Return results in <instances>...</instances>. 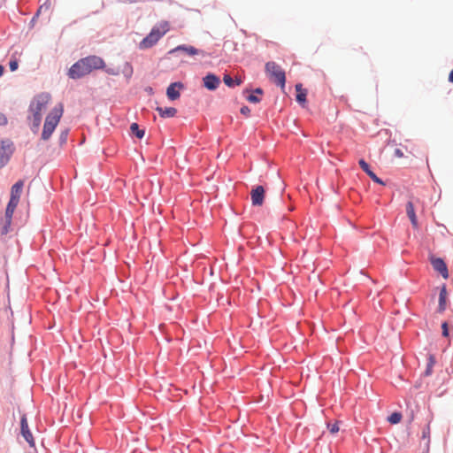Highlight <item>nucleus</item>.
<instances>
[{
	"label": "nucleus",
	"instance_id": "1",
	"mask_svg": "<svg viewBox=\"0 0 453 453\" xmlns=\"http://www.w3.org/2000/svg\"><path fill=\"white\" fill-rule=\"evenodd\" d=\"M104 65V61L100 57L88 56L73 64L69 69L68 75L71 79H80L93 70L103 69Z\"/></svg>",
	"mask_w": 453,
	"mask_h": 453
},
{
	"label": "nucleus",
	"instance_id": "2",
	"mask_svg": "<svg viewBox=\"0 0 453 453\" xmlns=\"http://www.w3.org/2000/svg\"><path fill=\"white\" fill-rule=\"evenodd\" d=\"M50 95L42 93L35 96L31 102L29 110L33 114V127L38 129L42 120V111L46 109L50 101Z\"/></svg>",
	"mask_w": 453,
	"mask_h": 453
},
{
	"label": "nucleus",
	"instance_id": "3",
	"mask_svg": "<svg viewBox=\"0 0 453 453\" xmlns=\"http://www.w3.org/2000/svg\"><path fill=\"white\" fill-rule=\"evenodd\" d=\"M169 29L170 24L168 21L157 23L152 27L150 34L139 43V48L141 50L151 48L169 31Z\"/></svg>",
	"mask_w": 453,
	"mask_h": 453
},
{
	"label": "nucleus",
	"instance_id": "4",
	"mask_svg": "<svg viewBox=\"0 0 453 453\" xmlns=\"http://www.w3.org/2000/svg\"><path fill=\"white\" fill-rule=\"evenodd\" d=\"M63 105L62 104L55 106L50 112L47 115L42 132V139L47 141L50 138L55 128L58 125L60 119L63 115Z\"/></svg>",
	"mask_w": 453,
	"mask_h": 453
},
{
	"label": "nucleus",
	"instance_id": "5",
	"mask_svg": "<svg viewBox=\"0 0 453 453\" xmlns=\"http://www.w3.org/2000/svg\"><path fill=\"white\" fill-rule=\"evenodd\" d=\"M265 70L273 82L280 86L282 89L285 88L286 74L278 64L273 61H269L265 64Z\"/></svg>",
	"mask_w": 453,
	"mask_h": 453
},
{
	"label": "nucleus",
	"instance_id": "6",
	"mask_svg": "<svg viewBox=\"0 0 453 453\" xmlns=\"http://www.w3.org/2000/svg\"><path fill=\"white\" fill-rule=\"evenodd\" d=\"M12 153V143L4 141L0 142V168L7 164Z\"/></svg>",
	"mask_w": 453,
	"mask_h": 453
},
{
	"label": "nucleus",
	"instance_id": "7",
	"mask_svg": "<svg viewBox=\"0 0 453 453\" xmlns=\"http://www.w3.org/2000/svg\"><path fill=\"white\" fill-rule=\"evenodd\" d=\"M251 202L254 206H261L264 203L265 189L262 186H257L250 192Z\"/></svg>",
	"mask_w": 453,
	"mask_h": 453
},
{
	"label": "nucleus",
	"instance_id": "8",
	"mask_svg": "<svg viewBox=\"0 0 453 453\" xmlns=\"http://www.w3.org/2000/svg\"><path fill=\"white\" fill-rule=\"evenodd\" d=\"M21 434L25 440L28 442L31 447L35 446V440L32 433L29 430L28 424L26 416H22L20 420Z\"/></svg>",
	"mask_w": 453,
	"mask_h": 453
},
{
	"label": "nucleus",
	"instance_id": "9",
	"mask_svg": "<svg viewBox=\"0 0 453 453\" xmlns=\"http://www.w3.org/2000/svg\"><path fill=\"white\" fill-rule=\"evenodd\" d=\"M183 88V84L181 82H173L171 83L166 89L167 97L172 100H177L180 96V89Z\"/></svg>",
	"mask_w": 453,
	"mask_h": 453
},
{
	"label": "nucleus",
	"instance_id": "10",
	"mask_svg": "<svg viewBox=\"0 0 453 453\" xmlns=\"http://www.w3.org/2000/svg\"><path fill=\"white\" fill-rule=\"evenodd\" d=\"M19 203L9 201L6 210H5V226L4 227L3 233H7V227L11 225L12 215Z\"/></svg>",
	"mask_w": 453,
	"mask_h": 453
},
{
	"label": "nucleus",
	"instance_id": "11",
	"mask_svg": "<svg viewBox=\"0 0 453 453\" xmlns=\"http://www.w3.org/2000/svg\"><path fill=\"white\" fill-rule=\"evenodd\" d=\"M203 81V86L209 90H215L220 83L219 78L213 73L207 74Z\"/></svg>",
	"mask_w": 453,
	"mask_h": 453
},
{
	"label": "nucleus",
	"instance_id": "12",
	"mask_svg": "<svg viewBox=\"0 0 453 453\" xmlns=\"http://www.w3.org/2000/svg\"><path fill=\"white\" fill-rule=\"evenodd\" d=\"M431 262L434 269L440 273L444 279H448L449 273L445 262L441 258H433Z\"/></svg>",
	"mask_w": 453,
	"mask_h": 453
},
{
	"label": "nucleus",
	"instance_id": "13",
	"mask_svg": "<svg viewBox=\"0 0 453 453\" xmlns=\"http://www.w3.org/2000/svg\"><path fill=\"white\" fill-rule=\"evenodd\" d=\"M23 186H24V181L19 180L12 187L10 201H13V202H17V203L19 202Z\"/></svg>",
	"mask_w": 453,
	"mask_h": 453
},
{
	"label": "nucleus",
	"instance_id": "14",
	"mask_svg": "<svg viewBox=\"0 0 453 453\" xmlns=\"http://www.w3.org/2000/svg\"><path fill=\"white\" fill-rule=\"evenodd\" d=\"M360 167L362 168V170L364 172L366 173V174L376 183L378 184H380V185H384V182L382 181V180H380L379 177H377V175L370 169V166L364 160V159H360L359 162H358Z\"/></svg>",
	"mask_w": 453,
	"mask_h": 453
},
{
	"label": "nucleus",
	"instance_id": "15",
	"mask_svg": "<svg viewBox=\"0 0 453 453\" xmlns=\"http://www.w3.org/2000/svg\"><path fill=\"white\" fill-rule=\"evenodd\" d=\"M406 213L411 222L412 226L414 228H418V219H417V216L415 213L413 203L411 201H409L406 203Z\"/></svg>",
	"mask_w": 453,
	"mask_h": 453
},
{
	"label": "nucleus",
	"instance_id": "16",
	"mask_svg": "<svg viewBox=\"0 0 453 453\" xmlns=\"http://www.w3.org/2000/svg\"><path fill=\"white\" fill-rule=\"evenodd\" d=\"M447 289L445 285H443L440 289L439 294V304H438V312L442 313L447 307Z\"/></svg>",
	"mask_w": 453,
	"mask_h": 453
},
{
	"label": "nucleus",
	"instance_id": "17",
	"mask_svg": "<svg viewBox=\"0 0 453 453\" xmlns=\"http://www.w3.org/2000/svg\"><path fill=\"white\" fill-rule=\"evenodd\" d=\"M156 111L159 113L162 118H172L177 113V110L173 107L162 108L157 106Z\"/></svg>",
	"mask_w": 453,
	"mask_h": 453
},
{
	"label": "nucleus",
	"instance_id": "18",
	"mask_svg": "<svg viewBox=\"0 0 453 453\" xmlns=\"http://www.w3.org/2000/svg\"><path fill=\"white\" fill-rule=\"evenodd\" d=\"M296 90L297 92L296 94V101L304 105L306 103V96H307V91L306 89H303L301 83H298L296 85Z\"/></svg>",
	"mask_w": 453,
	"mask_h": 453
},
{
	"label": "nucleus",
	"instance_id": "19",
	"mask_svg": "<svg viewBox=\"0 0 453 453\" xmlns=\"http://www.w3.org/2000/svg\"><path fill=\"white\" fill-rule=\"evenodd\" d=\"M130 130L133 134H134L137 138L142 139L145 134V131L143 129H140L137 123H132L130 127Z\"/></svg>",
	"mask_w": 453,
	"mask_h": 453
},
{
	"label": "nucleus",
	"instance_id": "20",
	"mask_svg": "<svg viewBox=\"0 0 453 453\" xmlns=\"http://www.w3.org/2000/svg\"><path fill=\"white\" fill-rule=\"evenodd\" d=\"M175 50H183L186 51L188 55H196L198 54V50L193 46H178Z\"/></svg>",
	"mask_w": 453,
	"mask_h": 453
},
{
	"label": "nucleus",
	"instance_id": "21",
	"mask_svg": "<svg viewBox=\"0 0 453 453\" xmlns=\"http://www.w3.org/2000/svg\"><path fill=\"white\" fill-rule=\"evenodd\" d=\"M434 364H435L434 357L433 356H429L426 369L424 372L426 376H429L432 374L433 367H434Z\"/></svg>",
	"mask_w": 453,
	"mask_h": 453
},
{
	"label": "nucleus",
	"instance_id": "22",
	"mask_svg": "<svg viewBox=\"0 0 453 453\" xmlns=\"http://www.w3.org/2000/svg\"><path fill=\"white\" fill-rule=\"evenodd\" d=\"M402 419V414L399 413V412H394L392 413L388 420L391 423V424H397L401 421Z\"/></svg>",
	"mask_w": 453,
	"mask_h": 453
},
{
	"label": "nucleus",
	"instance_id": "23",
	"mask_svg": "<svg viewBox=\"0 0 453 453\" xmlns=\"http://www.w3.org/2000/svg\"><path fill=\"white\" fill-rule=\"evenodd\" d=\"M223 81L228 87L234 86V80L227 74L224 75Z\"/></svg>",
	"mask_w": 453,
	"mask_h": 453
},
{
	"label": "nucleus",
	"instance_id": "24",
	"mask_svg": "<svg viewBox=\"0 0 453 453\" xmlns=\"http://www.w3.org/2000/svg\"><path fill=\"white\" fill-rule=\"evenodd\" d=\"M19 64L17 59H12L9 63V67L12 72H14L18 69Z\"/></svg>",
	"mask_w": 453,
	"mask_h": 453
},
{
	"label": "nucleus",
	"instance_id": "25",
	"mask_svg": "<svg viewBox=\"0 0 453 453\" xmlns=\"http://www.w3.org/2000/svg\"><path fill=\"white\" fill-rule=\"evenodd\" d=\"M327 426L332 434H336L339 431V426H338L337 422L333 425L328 424Z\"/></svg>",
	"mask_w": 453,
	"mask_h": 453
},
{
	"label": "nucleus",
	"instance_id": "26",
	"mask_svg": "<svg viewBox=\"0 0 453 453\" xmlns=\"http://www.w3.org/2000/svg\"><path fill=\"white\" fill-rule=\"evenodd\" d=\"M247 100L250 103H254V104H257L258 102H260V98L255 95H250L247 96Z\"/></svg>",
	"mask_w": 453,
	"mask_h": 453
},
{
	"label": "nucleus",
	"instance_id": "27",
	"mask_svg": "<svg viewBox=\"0 0 453 453\" xmlns=\"http://www.w3.org/2000/svg\"><path fill=\"white\" fill-rule=\"evenodd\" d=\"M441 329H442V335L447 337L449 335L447 322L442 323Z\"/></svg>",
	"mask_w": 453,
	"mask_h": 453
},
{
	"label": "nucleus",
	"instance_id": "28",
	"mask_svg": "<svg viewBox=\"0 0 453 453\" xmlns=\"http://www.w3.org/2000/svg\"><path fill=\"white\" fill-rule=\"evenodd\" d=\"M241 113L245 116H249L250 113V109L248 106L244 105L241 108Z\"/></svg>",
	"mask_w": 453,
	"mask_h": 453
},
{
	"label": "nucleus",
	"instance_id": "29",
	"mask_svg": "<svg viewBox=\"0 0 453 453\" xmlns=\"http://www.w3.org/2000/svg\"><path fill=\"white\" fill-rule=\"evenodd\" d=\"M7 123V118L0 111V125L4 126Z\"/></svg>",
	"mask_w": 453,
	"mask_h": 453
},
{
	"label": "nucleus",
	"instance_id": "30",
	"mask_svg": "<svg viewBox=\"0 0 453 453\" xmlns=\"http://www.w3.org/2000/svg\"><path fill=\"white\" fill-rule=\"evenodd\" d=\"M394 155L396 157H403V152L402 151L401 149H395V151H394Z\"/></svg>",
	"mask_w": 453,
	"mask_h": 453
},
{
	"label": "nucleus",
	"instance_id": "31",
	"mask_svg": "<svg viewBox=\"0 0 453 453\" xmlns=\"http://www.w3.org/2000/svg\"><path fill=\"white\" fill-rule=\"evenodd\" d=\"M67 134H68V131L67 130L62 132V134L60 135V140H61L62 142H66Z\"/></svg>",
	"mask_w": 453,
	"mask_h": 453
},
{
	"label": "nucleus",
	"instance_id": "32",
	"mask_svg": "<svg viewBox=\"0 0 453 453\" xmlns=\"http://www.w3.org/2000/svg\"><path fill=\"white\" fill-rule=\"evenodd\" d=\"M242 80H241V79H239V78H236V79L234 81V84L235 83V84H236V85H238V86H239V85H241V84H242Z\"/></svg>",
	"mask_w": 453,
	"mask_h": 453
},
{
	"label": "nucleus",
	"instance_id": "33",
	"mask_svg": "<svg viewBox=\"0 0 453 453\" xmlns=\"http://www.w3.org/2000/svg\"><path fill=\"white\" fill-rule=\"evenodd\" d=\"M449 81L450 82H453V70L449 73Z\"/></svg>",
	"mask_w": 453,
	"mask_h": 453
},
{
	"label": "nucleus",
	"instance_id": "34",
	"mask_svg": "<svg viewBox=\"0 0 453 453\" xmlns=\"http://www.w3.org/2000/svg\"><path fill=\"white\" fill-rule=\"evenodd\" d=\"M255 93L261 95L263 93V90L261 88H256Z\"/></svg>",
	"mask_w": 453,
	"mask_h": 453
},
{
	"label": "nucleus",
	"instance_id": "35",
	"mask_svg": "<svg viewBox=\"0 0 453 453\" xmlns=\"http://www.w3.org/2000/svg\"><path fill=\"white\" fill-rule=\"evenodd\" d=\"M4 73V67L0 65V77L3 75Z\"/></svg>",
	"mask_w": 453,
	"mask_h": 453
},
{
	"label": "nucleus",
	"instance_id": "36",
	"mask_svg": "<svg viewBox=\"0 0 453 453\" xmlns=\"http://www.w3.org/2000/svg\"><path fill=\"white\" fill-rule=\"evenodd\" d=\"M427 434V432H424L423 437H426Z\"/></svg>",
	"mask_w": 453,
	"mask_h": 453
},
{
	"label": "nucleus",
	"instance_id": "37",
	"mask_svg": "<svg viewBox=\"0 0 453 453\" xmlns=\"http://www.w3.org/2000/svg\"><path fill=\"white\" fill-rule=\"evenodd\" d=\"M427 434V432H424L423 437H426Z\"/></svg>",
	"mask_w": 453,
	"mask_h": 453
},
{
	"label": "nucleus",
	"instance_id": "38",
	"mask_svg": "<svg viewBox=\"0 0 453 453\" xmlns=\"http://www.w3.org/2000/svg\"><path fill=\"white\" fill-rule=\"evenodd\" d=\"M429 430H430V427H429V426H427V434H429V432H430Z\"/></svg>",
	"mask_w": 453,
	"mask_h": 453
}]
</instances>
